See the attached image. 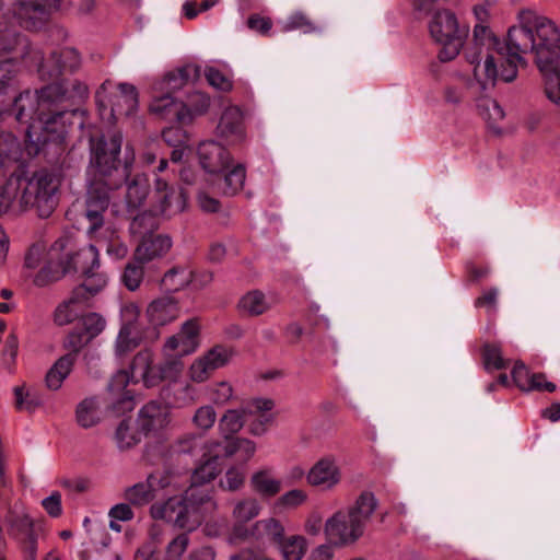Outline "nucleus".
I'll return each mask as SVG.
<instances>
[{"instance_id":"f257e3e1","label":"nucleus","mask_w":560,"mask_h":560,"mask_svg":"<svg viewBox=\"0 0 560 560\" xmlns=\"http://www.w3.org/2000/svg\"><path fill=\"white\" fill-rule=\"evenodd\" d=\"M555 51H560V32L557 26L532 10H522L518 13V25L509 30L505 46L498 50L499 55L505 56V62L499 69V78L504 82L515 80L518 67L526 66L523 55L527 52H534L538 63Z\"/></svg>"},{"instance_id":"f03ea898","label":"nucleus","mask_w":560,"mask_h":560,"mask_svg":"<svg viewBox=\"0 0 560 560\" xmlns=\"http://www.w3.org/2000/svg\"><path fill=\"white\" fill-rule=\"evenodd\" d=\"M59 187V177L48 171L40 170L31 177L13 172L7 180L0 210L9 211L16 206L21 211L34 209L38 217L48 218L58 205Z\"/></svg>"},{"instance_id":"7ed1b4c3","label":"nucleus","mask_w":560,"mask_h":560,"mask_svg":"<svg viewBox=\"0 0 560 560\" xmlns=\"http://www.w3.org/2000/svg\"><path fill=\"white\" fill-rule=\"evenodd\" d=\"M89 97V88L80 80L49 83L40 90L32 93L25 91L15 97L13 113L15 119L30 127L36 124L44 110L50 109L54 105L70 103L82 104Z\"/></svg>"},{"instance_id":"20e7f679","label":"nucleus","mask_w":560,"mask_h":560,"mask_svg":"<svg viewBox=\"0 0 560 560\" xmlns=\"http://www.w3.org/2000/svg\"><path fill=\"white\" fill-rule=\"evenodd\" d=\"M79 105L80 104H70L68 102L54 105L50 109L44 110L36 124L33 122L26 128L28 151L38 154L49 144L55 145L57 150H62L61 145L72 125L70 118L75 117L78 114H83V112L78 108H71Z\"/></svg>"},{"instance_id":"39448f33","label":"nucleus","mask_w":560,"mask_h":560,"mask_svg":"<svg viewBox=\"0 0 560 560\" xmlns=\"http://www.w3.org/2000/svg\"><path fill=\"white\" fill-rule=\"evenodd\" d=\"M474 47L466 50V59L474 67L472 72L481 90L495 84L499 68L493 51L498 54L499 39L486 24H476L472 35Z\"/></svg>"},{"instance_id":"423d86ee","label":"nucleus","mask_w":560,"mask_h":560,"mask_svg":"<svg viewBox=\"0 0 560 560\" xmlns=\"http://www.w3.org/2000/svg\"><path fill=\"white\" fill-rule=\"evenodd\" d=\"M432 39L441 45L439 59L443 62L455 59L464 46L469 28L459 25L457 16L448 9L436 10L429 22Z\"/></svg>"},{"instance_id":"0eeeda50","label":"nucleus","mask_w":560,"mask_h":560,"mask_svg":"<svg viewBox=\"0 0 560 560\" xmlns=\"http://www.w3.org/2000/svg\"><path fill=\"white\" fill-rule=\"evenodd\" d=\"M121 144L122 136L119 132L112 135L108 140L101 137L96 142H94V140L91 139V163L95 166L93 179L113 182L122 175V183L126 180L130 174L133 154H131L130 161L126 158L124 167H119Z\"/></svg>"},{"instance_id":"6e6552de","label":"nucleus","mask_w":560,"mask_h":560,"mask_svg":"<svg viewBox=\"0 0 560 560\" xmlns=\"http://www.w3.org/2000/svg\"><path fill=\"white\" fill-rule=\"evenodd\" d=\"M30 66H33L42 81H52L51 83L62 82L58 81L59 77L66 72H73L79 69L81 58L79 52L70 47L63 48H49L48 51L39 49H32L28 46L26 57ZM71 79H63L70 81Z\"/></svg>"},{"instance_id":"1a4fd4ad","label":"nucleus","mask_w":560,"mask_h":560,"mask_svg":"<svg viewBox=\"0 0 560 560\" xmlns=\"http://www.w3.org/2000/svg\"><path fill=\"white\" fill-rule=\"evenodd\" d=\"M61 0H0V12L26 30L43 27Z\"/></svg>"},{"instance_id":"9d476101","label":"nucleus","mask_w":560,"mask_h":560,"mask_svg":"<svg viewBox=\"0 0 560 560\" xmlns=\"http://www.w3.org/2000/svg\"><path fill=\"white\" fill-rule=\"evenodd\" d=\"M194 101L198 103V106L190 109L172 94L161 93V95L153 96L149 108L151 114L161 119L188 125L196 116L206 113L210 105L209 97L201 93H196Z\"/></svg>"},{"instance_id":"9b49d317","label":"nucleus","mask_w":560,"mask_h":560,"mask_svg":"<svg viewBox=\"0 0 560 560\" xmlns=\"http://www.w3.org/2000/svg\"><path fill=\"white\" fill-rule=\"evenodd\" d=\"M122 184V175L113 182L93 179L88 188L85 197L84 215L89 221L88 233L90 235L104 229V213L110 202V191L119 188Z\"/></svg>"},{"instance_id":"f8f14e48","label":"nucleus","mask_w":560,"mask_h":560,"mask_svg":"<svg viewBox=\"0 0 560 560\" xmlns=\"http://www.w3.org/2000/svg\"><path fill=\"white\" fill-rule=\"evenodd\" d=\"M218 509L208 490L189 488L182 497L180 528L191 532Z\"/></svg>"},{"instance_id":"ddd939ff","label":"nucleus","mask_w":560,"mask_h":560,"mask_svg":"<svg viewBox=\"0 0 560 560\" xmlns=\"http://www.w3.org/2000/svg\"><path fill=\"white\" fill-rule=\"evenodd\" d=\"M324 529L328 539L340 546L351 545L363 535L359 522L346 511H337L326 521Z\"/></svg>"},{"instance_id":"4468645a","label":"nucleus","mask_w":560,"mask_h":560,"mask_svg":"<svg viewBox=\"0 0 560 560\" xmlns=\"http://www.w3.org/2000/svg\"><path fill=\"white\" fill-rule=\"evenodd\" d=\"M200 326L196 318L186 320L178 334L171 336L164 343L163 352L167 357L173 354L183 357L196 351L199 346Z\"/></svg>"},{"instance_id":"2eb2a0df","label":"nucleus","mask_w":560,"mask_h":560,"mask_svg":"<svg viewBox=\"0 0 560 560\" xmlns=\"http://www.w3.org/2000/svg\"><path fill=\"white\" fill-rule=\"evenodd\" d=\"M341 480L340 468L332 455L319 458L306 474V481L312 487L330 490Z\"/></svg>"},{"instance_id":"dca6fc26","label":"nucleus","mask_w":560,"mask_h":560,"mask_svg":"<svg viewBox=\"0 0 560 560\" xmlns=\"http://www.w3.org/2000/svg\"><path fill=\"white\" fill-rule=\"evenodd\" d=\"M198 158L201 167L209 174L219 175L231 163L229 151L215 141H205L198 147Z\"/></svg>"},{"instance_id":"f3484780","label":"nucleus","mask_w":560,"mask_h":560,"mask_svg":"<svg viewBox=\"0 0 560 560\" xmlns=\"http://www.w3.org/2000/svg\"><path fill=\"white\" fill-rule=\"evenodd\" d=\"M168 407L165 404L151 400L139 410L137 427L142 434L147 435L162 430L168 424Z\"/></svg>"},{"instance_id":"a211bd4d","label":"nucleus","mask_w":560,"mask_h":560,"mask_svg":"<svg viewBox=\"0 0 560 560\" xmlns=\"http://www.w3.org/2000/svg\"><path fill=\"white\" fill-rule=\"evenodd\" d=\"M131 375L125 370L113 375L108 383V395L112 409L117 413L130 411L135 407L133 395L127 389Z\"/></svg>"},{"instance_id":"6ab92c4d","label":"nucleus","mask_w":560,"mask_h":560,"mask_svg":"<svg viewBox=\"0 0 560 560\" xmlns=\"http://www.w3.org/2000/svg\"><path fill=\"white\" fill-rule=\"evenodd\" d=\"M139 316V310L136 305H128L124 308V318H127L122 324L115 343V352L117 355L122 357L136 349L140 343V337L136 320Z\"/></svg>"},{"instance_id":"aec40b11","label":"nucleus","mask_w":560,"mask_h":560,"mask_svg":"<svg viewBox=\"0 0 560 560\" xmlns=\"http://www.w3.org/2000/svg\"><path fill=\"white\" fill-rule=\"evenodd\" d=\"M544 77V92L555 105H560V51H555L537 63Z\"/></svg>"},{"instance_id":"412c9836","label":"nucleus","mask_w":560,"mask_h":560,"mask_svg":"<svg viewBox=\"0 0 560 560\" xmlns=\"http://www.w3.org/2000/svg\"><path fill=\"white\" fill-rule=\"evenodd\" d=\"M110 116L113 118L128 116L132 114L138 107V92L137 89L129 83H120L117 90L110 94Z\"/></svg>"},{"instance_id":"4be33fe9","label":"nucleus","mask_w":560,"mask_h":560,"mask_svg":"<svg viewBox=\"0 0 560 560\" xmlns=\"http://www.w3.org/2000/svg\"><path fill=\"white\" fill-rule=\"evenodd\" d=\"M171 247L172 240L167 235L150 233L141 236V241L135 252V259L140 262H147L165 255Z\"/></svg>"},{"instance_id":"5701e85b","label":"nucleus","mask_w":560,"mask_h":560,"mask_svg":"<svg viewBox=\"0 0 560 560\" xmlns=\"http://www.w3.org/2000/svg\"><path fill=\"white\" fill-rule=\"evenodd\" d=\"M179 315L177 300L162 296L152 301L147 308V316L153 326H164L175 320Z\"/></svg>"},{"instance_id":"b1692460","label":"nucleus","mask_w":560,"mask_h":560,"mask_svg":"<svg viewBox=\"0 0 560 560\" xmlns=\"http://www.w3.org/2000/svg\"><path fill=\"white\" fill-rule=\"evenodd\" d=\"M63 261L68 273L74 271L82 275L100 269V255L95 245H88L68 254Z\"/></svg>"},{"instance_id":"393cba45","label":"nucleus","mask_w":560,"mask_h":560,"mask_svg":"<svg viewBox=\"0 0 560 560\" xmlns=\"http://www.w3.org/2000/svg\"><path fill=\"white\" fill-rule=\"evenodd\" d=\"M212 448H221L222 457L230 458L237 455L241 463L246 464L256 453V443L246 438H234L221 444L219 441L209 442V453Z\"/></svg>"},{"instance_id":"a878e982","label":"nucleus","mask_w":560,"mask_h":560,"mask_svg":"<svg viewBox=\"0 0 560 560\" xmlns=\"http://www.w3.org/2000/svg\"><path fill=\"white\" fill-rule=\"evenodd\" d=\"M199 77V68L187 65L183 68L168 72L162 81L155 84L154 89L161 93H173L183 89L189 81Z\"/></svg>"},{"instance_id":"bb28decb","label":"nucleus","mask_w":560,"mask_h":560,"mask_svg":"<svg viewBox=\"0 0 560 560\" xmlns=\"http://www.w3.org/2000/svg\"><path fill=\"white\" fill-rule=\"evenodd\" d=\"M245 179V167L237 164L231 170L226 168L221 174L215 175L213 185L222 195L234 196L243 189Z\"/></svg>"},{"instance_id":"cd10ccee","label":"nucleus","mask_w":560,"mask_h":560,"mask_svg":"<svg viewBox=\"0 0 560 560\" xmlns=\"http://www.w3.org/2000/svg\"><path fill=\"white\" fill-rule=\"evenodd\" d=\"M217 131L220 137L226 140H241L244 132L241 109L236 106L228 107L221 115Z\"/></svg>"},{"instance_id":"c85d7f7f","label":"nucleus","mask_w":560,"mask_h":560,"mask_svg":"<svg viewBox=\"0 0 560 560\" xmlns=\"http://www.w3.org/2000/svg\"><path fill=\"white\" fill-rule=\"evenodd\" d=\"M253 415L250 408H237L225 410L218 420V431L226 441L234 439V435L242 430L245 418Z\"/></svg>"},{"instance_id":"c756f323","label":"nucleus","mask_w":560,"mask_h":560,"mask_svg":"<svg viewBox=\"0 0 560 560\" xmlns=\"http://www.w3.org/2000/svg\"><path fill=\"white\" fill-rule=\"evenodd\" d=\"M159 483L161 487H165L166 482L159 479L158 475L151 474L147 478L145 482L136 483L125 490V499L132 505L142 506L151 502L154 494V486Z\"/></svg>"},{"instance_id":"7c9ffc66","label":"nucleus","mask_w":560,"mask_h":560,"mask_svg":"<svg viewBox=\"0 0 560 560\" xmlns=\"http://www.w3.org/2000/svg\"><path fill=\"white\" fill-rule=\"evenodd\" d=\"M378 505L377 499L373 492L363 491L354 504L349 508L346 512L351 516L353 521L359 522L361 530L364 533L366 524L370 522L372 515L376 511Z\"/></svg>"},{"instance_id":"2f4dec72","label":"nucleus","mask_w":560,"mask_h":560,"mask_svg":"<svg viewBox=\"0 0 560 560\" xmlns=\"http://www.w3.org/2000/svg\"><path fill=\"white\" fill-rule=\"evenodd\" d=\"M249 482L253 491L265 498L276 497L282 488L281 481L275 478L271 467H265L255 471Z\"/></svg>"},{"instance_id":"473e14b6","label":"nucleus","mask_w":560,"mask_h":560,"mask_svg":"<svg viewBox=\"0 0 560 560\" xmlns=\"http://www.w3.org/2000/svg\"><path fill=\"white\" fill-rule=\"evenodd\" d=\"M84 277L83 282L75 287L74 299H81L84 303L100 293L107 285V275L100 269H94L91 272L82 273Z\"/></svg>"},{"instance_id":"72a5a7b5","label":"nucleus","mask_w":560,"mask_h":560,"mask_svg":"<svg viewBox=\"0 0 560 560\" xmlns=\"http://www.w3.org/2000/svg\"><path fill=\"white\" fill-rule=\"evenodd\" d=\"M27 49L28 42L25 36L7 23H0V54L14 52L16 57L24 59Z\"/></svg>"},{"instance_id":"f704fd0d","label":"nucleus","mask_w":560,"mask_h":560,"mask_svg":"<svg viewBox=\"0 0 560 560\" xmlns=\"http://www.w3.org/2000/svg\"><path fill=\"white\" fill-rule=\"evenodd\" d=\"M21 145L16 137L10 132L0 135V170L9 173L20 161Z\"/></svg>"},{"instance_id":"c9c22d12","label":"nucleus","mask_w":560,"mask_h":560,"mask_svg":"<svg viewBox=\"0 0 560 560\" xmlns=\"http://www.w3.org/2000/svg\"><path fill=\"white\" fill-rule=\"evenodd\" d=\"M150 191L149 180L145 175L137 174L127 183L126 206L132 212L138 210L147 200Z\"/></svg>"},{"instance_id":"e433bc0d","label":"nucleus","mask_w":560,"mask_h":560,"mask_svg":"<svg viewBox=\"0 0 560 560\" xmlns=\"http://www.w3.org/2000/svg\"><path fill=\"white\" fill-rule=\"evenodd\" d=\"M236 307L241 315L256 317L266 313L270 304L261 291L252 290L238 300Z\"/></svg>"},{"instance_id":"4c0bfd02","label":"nucleus","mask_w":560,"mask_h":560,"mask_svg":"<svg viewBox=\"0 0 560 560\" xmlns=\"http://www.w3.org/2000/svg\"><path fill=\"white\" fill-rule=\"evenodd\" d=\"M182 497H173L165 502H156L151 505L150 514L154 520H163L180 528Z\"/></svg>"},{"instance_id":"58836bf2","label":"nucleus","mask_w":560,"mask_h":560,"mask_svg":"<svg viewBox=\"0 0 560 560\" xmlns=\"http://www.w3.org/2000/svg\"><path fill=\"white\" fill-rule=\"evenodd\" d=\"M90 236L115 259L124 258L128 253L127 246L121 242L117 232L109 226Z\"/></svg>"},{"instance_id":"ea45409f","label":"nucleus","mask_w":560,"mask_h":560,"mask_svg":"<svg viewBox=\"0 0 560 560\" xmlns=\"http://www.w3.org/2000/svg\"><path fill=\"white\" fill-rule=\"evenodd\" d=\"M209 450V443L207 444ZM214 452V448L208 454L210 458L199 465L191 474V486L190 488L200 489L201 485L212 481L220 472L218 459L222 457L220 452Z\"/></svg>"},{"instance_id":"a19ab883","label":"nucleus","mask_w":560,"mask_h":560,"mask_svg":"<svg viewBox=\"0 0 560 560\" xmlns=\"http://www.w3.org/2000/svg\"><path fill=\"white\" fill-rule=\"evenodd\" d=\"M194 271L186 265H178L164 273L161 287L167 292H177L191 283Z\"/></svg>"},{"instance_id":"79ce46f5","label":"nucleus","mask_w":560,"mask_h":560,"mask_svg":"<svg viewBox=\"0 0 560 560\" xmlns=\"http://www.w3.org/2000/svg\"><path fill=\"white\" fill-rule=\"evenodd\" d=\"M73 364V354H65L59 358L46 374L45 381L47 387L52 390L59 389L66 377L70 374Z\"/></svg>"},{"instance_id":"37998d69","label":"nucleus","mask_w":560,"mask_h":560,"mask_svg":"<svg viewBox=\"0 0 560 560\" xmlns=\"http://www.w3.org/2000/svg\"><path fill=\"white\" fill-rule=\"evenodd\" d=\"M159 198V211L164 215H172L180 213L186 208L187 194L182 189L178 194L174 189L158 195Z\"/></svg>"},{"instance_id":"c03bdc74","label":"nucleus","mask_w":560,"mask_h":560,"mask_svg":"<svg viewBox=\"0 0 560 560\" xmlns=\"http://www.w3.org/2000/svg\"><path fill=\"white\" fill-rule=\"evenodd\" d=\"M77 422L80 427L88 429L97 424L101 420L100 406L94 398H85L75 410Z\"/></svg>"},{"instance_id":"a18cd8bd","label":"nucleus","mask_w":560,"mask_h":560,"mask_svg":"<svg viewBox=\"0 0 560 560\" xmlns=\"http://www.w3.org/2000/svg\"><path fill=\"white\" fill-rule=\"evenodd\" d=\"M153 361V353L150 350L139 351L130 364L131 381L135 383L148 381L149 369ZM153 378L154 376L149 377V382Z\"/></svg>"},{"instance_id":"49530a36","label":"nucleus","mask_w":560,"mask_h":560,"mask_svg":"<svg viewBox=\"0 0 560 560\" xmlns=\"http://www.w3.org/2000/svg\"><path fill=\"white\" fill-rule=\"evenodd\" d=\"M278 548L283 560H302L307 550L306 539L301 535L285 537Z\"/></svg>"},{"instance_id":"de8ad7c7","label":"nucleus","mask_w":560,"mask_h":560,"mask_svg":"<svg viewBox=\"0 0 560 560\" xmlns=\"http://www.w3.org/2000/svg\"><path fill=\"white\" fill-rule=\"evenodd\" d=\"M84 304L81 299H74V292L68 300L61 302L54 312V322L58 326H65L72 323L79 315L78 305Z\"/></svg>"},{"instance_id":"09e8293b","label":"nucleus","mask_w":560,"mask_h":560,"mask_svg":"<svg viewBox=\"0 0 560 560\" xmlns=\"http://www.w3.org/2000/svg\"><path fill=\"white\" fill-rule=\"evenodd\" d=\"M68 273L65 261H49L35 276L34 284L37 287H46L52 282L60 280Z\"/></svg>"},{"instance_id":"8fccbe9b","label":"nucleus","mask_w":560,"mask_h":560,"mask_svg":"<svg viewBox=\"0 0 560 560\" xmlns=\"http://www.w3.org/2000/svg\"><path fill=\"white\" fill-rule=\"evenodd\" d=\"M261 506L257 499L246 498L235 503L232 516L236 523L246 524L259 515Z\"/></svg>"},{"instance_id":"3c124183","label":"nucleus","mask_w":560,"mask_h":560,"mask_svg":"<svg viewBox=\"0 0 560 560\" xmlns=\"http://www.w3.org/2000/svg\"><path fill=\"white\" fill-rule=\"evenodd\" d=\"M206 394L212 405L221 407L229 404L234 397V389L226 381L214 382L206 388Z\"/></svg>"},{"instance_id":"603ef678","label":"nucleus","mask_w":560,"mask_h":560,"mask_svg":"<svg viewBox=\"0 0 560 560\" xmlns=\"http://www.w3.org/2000/svg\"><path fill=\"white\" fill-rule=\"evenodd\" d=\"M139 429L133 430L129 420H122L115 432V441L120 450H128L137 445L141 440Z\"/></svg>"},{"instance_id":"864d4df0","label":"nucleus","mask_w":560,"mask_h":560,"mask_svg":"<svg viewBox=\"0 0 560 560\" xmlns=\"http://www.w3.org/2000/svg\"><path fill=\"white\" fill-rule=\"evenodd\" d=\"M254 529L265 535L269 541L277 546L285 538L284 526L279 520L273 517L257 521L254 524Z\"/></svg>"},{"instance_id":"5fc2aeb1","label":"nucleus","mask_w":560,"mask_h":560,"mask_svg":"<svg viewBox=\"0 0 560 560\" xmlns=\"http://www.w3.org/2000/svg\"><path fill=\"white\" fill-rule=\"evenodd\" d=\"M300 30L305 34L320 32L322 28L303 12H294L283 24L284 32Z\"/></svg>"},{"instance_id":"6e6d98bb","label":"nucleus","mask_w":560,"mask_h":560,"mask_svg":"<svg viewBox=\"0 0 560 560\" xmlns=\"http://www.w3.org/2000/svg\"><path fill=\"white\" fill-rule=\"evenodd\" d=\"M482 361L486 370H503L509 361L502 357V350L499 345L486 343L482 347Z\"/></svg>"},{"instance_id":"4d7b16f0","label":"nucleus","mask_w":560,"mask_h":560,"mask_svg":"<svg viewBox=\"0 0 560 560\" xmlns=\"http://www.w3.org/2000/svg\"><path fill=\"white\" fill-rule=\"evenodd\" d=\"M9 534L16 540L35 534L34 523L26 514H18L11 517Z\"/></svg>"},{"instance_id":"13d9d810","label":"nucleus","mask_w":560,"mask_h":560,"mask_svg":"<svg viewBox=\"0 0 560 560\" xmlns=\"http://www.w3.org/2000/svg\"><path fill=\"white\" fill-rule=\"evenodd\" d=\"M192 424L196 429L208 432L217 421V412L212 405H203L196 409L192 416Z\"/></svg>"},{"instance_id":"bf43d9fd","label":"nucleus","mask_w":560,"mask_h":560,"mask_svg":"<svg viewBox=\"0 0 560 560\" xmlns=\"http://www.w3.org/2000/svg\"><path fill=\"white\" fill-rule=\"evenodd\" d=\"M246 471L244 468L238 466H231L224 475V478L220 480L219 486L223 490L231 492L240 490L245 482Z\"/></svg>"},{"instance_id":"052dcab7","label":"nucleus","mask_w":560,"mask_h":560,"mask_svg":"<svg viewBox=\"0 0 560 560\" xmlns=\"http://www.w3.org/2000/svg\"><path fill=\"white\" fill-rule=\"evenodd\" d=\"M158 229V221L151 212H143L136 215L130 223V231L133 234L143 236Z\"/></svg>"},{"instance_id":"680f3d73","label":"nucleus","mask_w":560,"mask_h":560,"mask_svg":"<svg viewBox=\"0 0 560 560\" xmlns=\"http://www.w3.org/2000/svg\"><path fill=\"white\" fill-rule=\"evenodd\" d=\"M142 264L143 262L135 259V261L129 262L125 268L122 281L130 291L137 290L143 280L144 271Z\"/></svg>"},{"instance_id":"e2e57ef3","label":"nucleus","mask_w":560,"mask_h":560,"mask_svg":"<svg viewBox=\"0 0 560 560\" xmlns=\"http://www.w3.org/2000/svg\"><path fill=\"white\" fill-rule=\"evenodd\" d=\"M233 352L231 349L218 345L211 348L208 352H206L202 357L208 362L213 372L224 365L228 364L232 357Z\"/></svg>"},{"instance_id":"0e129e2a","label":"nucleus","mask_w":560,"mask_h":560,"mask_svg":"<svg viewBox=\"0 0 560 560\" xmlns=\"http://www.w3.org/2000/svg\"><path fill=\"white\" fill-rule=\"evenodd\" d=\"M82 326V332L92 340L104 330L106 320L97 313H90L83 316Z\"/></svg>"},{"instance_id":"69168bd1","label":"nucleus","mask_w":560,"mask_h":560,"mask_svg":"<svg viewBox=\"0 0 560 560\" xmlns=\"http://www.w3.org/2000/svg\"><path fill=\"white\" fill-rule=\"evenodd\" d=\"M480 115L489 121L498 122L505 116L503 108L495 100L483 98L478 104Z\"/></svg>"},{"instance_id":"338daca9","label":"nucleus","mask_w":560,"mask_h":560,"mask_svg":"<svg viewBox=\"0 0 560 560\" xmlns=\"http://www.w3.org/2000/svg\"><path fill=\"white\" fill-rule=\"evenodd\" d=\"M190 539L187 533L174 537L166 547V560H179L189 546Z\"/></svg>"},{"instance_id":"774afa93","label":"nucleus","mask_w":560,"mask_h":560,"mask_svg":"<svg viewBox=\"0 0 560 560\" xmlns=\"http://www.w3.org/2000/svg\"><path fill=\"white\" fill-rule=\"evenodd\" d=\"M213 370L210 368L203 357L197 358L188 370V375L192 382L203 383L210 378Z\"/></svg>"}]
</instances>
